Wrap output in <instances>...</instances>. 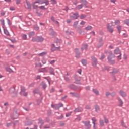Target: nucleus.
I'll use <instances>...</instances> for the list:
<instances>
[{
    "label": "nucleus",
    "instance_id": "2f4dec72",
    "mask_svg": "<svg viewBox=\"0 0 129 129\" xmlns=\"http://www.w3.org/2000/svg\"><path fill=\"white\" fill-rule=\"evenodd\" d=\"M22 38H23V40H27V35L22 34Z\"/></svg>",
    "mask_w": 129,
    "mask_h": 129
},
{
    "label": "nucleus",
    "instance_id": "a18cd8bd",
    "mask_svg": "<svg viewBox=\"0 0 129 129\" xmlns=\"http://www.w3.org/2000/svg\"><path fill=\"white\" fill-rule=\"evenodd\" d=\"M66 34H67V35H71V32L67 30L66 31Z\"/></svg>",
    "mask_w": 129,
    "mask_h": 129
},
{
    "label": "nucleus",
    "instance_id": "412c9836",
    "mask_svg": "<svg viewBox=\"0 0 129 129\" xmlns=\"http://www.w3.org/2000/svg\"><path fill=\"white\" fill-rule=\"evenodd\" d=\"M82 64H83V65H84V66H86V65H87V62H86V60L82 59Z\"/></svg>",
    "mask_w": 129,
    "mask_h": 129
},
{
    "label": "nucleus",
    "instance_id": "2eb2a0df",
    "mask_svg": "<svg viewBox=\"0 0 129 129\" xmlns=\"http://www.w3.org/2000/svg\"><path fill=\"white\" fill-rule=\"evenodd\" d=\"M83 8V4H80L76 7L75 10H80V9H82Z\"/></svg>",
    "mask_w": 129,
    "mask_h": 129
},
{
    "label": "nucleus",
    "instance_id": "b1692460",
    "mask_svg": "<svg viewBox=\"0 0 129 129\" xmlns=\"http://www.w3.org/2000/svg\"><path fill=\"white\" fill-rule=\"evenodd\" d=\"M6 70H7V71H8V72L10 73H12L13 72V70H12V69L10 68H5Z\"/></svg>",
    "mask_w": 129,
    "mask_h": 129
},
{
    "label": "nucleus",
    "instance_id": "cd10ccee",
    "mask_svg": "<svg viewBox=\"0 0 129 129\" xmlns=\"http://www.w3.org/2000/svg\"><path fill=\"white\" fill-rule=\"evenodd\" d=\"M41 62L43 64H46V63H47V60H46V59L43 58L42 59H41Z\"/></svg>",
    "mask_w": 129,
    "mask_h": 129
},
{
    "label": "nucleus",
    "instance_id": "473e14b6",
    "mask_svg": "<svg viewBox=\"0 0 129 129\" xmlns=\"http://www.w3.org/2000/svg\"><path fill=\"white\" fill-rule=\"evenodd\" d=\"M80 19H85L86 18V15H84L83 14H81V16H80Z\"/></svg>",
    "mask_w": 129,
    "mask_h": 129
},
{
    "label": "nucleus",
    "instance_id": "bf43d9fd",
    "mask_svg": "<svg viewBox=\"0 0 129 129\" xmlns=\"http://www.w3.org/2000/svg\"><path fill=\"white\" fill-rule=\"evenodd\" d=\"M109 95H110V93L107 92L106 93V96H109Z\"/></svg>",
    "mask_w": 129,
    "mask_h": 129
},
{
    "label": "nucleus",
    "instance_id": "0eeeda50",
    "mask_svg": "<svg viewBox=\"0 0 129 129\" xmlns=\"http://www.w3.org/2000/svg\"><path fill=\"white\" fill-rule=\"evenodd\" d=\"M92 123L94 125H93V128L94 129H97V126H96V119H95V118H92Z\"/></svg>",
    "mask_w": 129,
    "mask_h": 129
},
{
    "label": "nucleus",
    "instance_id": "37998d69",
    "mask_svg": "<svg viewBox=\"0 0 129 129\" xmlns=\"http://www.w3.org/2000/svg\"><path fill=\"white\" fill-rule=\"evenodd\" d=\"M39 121L42 124H44V121L41 118L39 119Z\"/></svg>",
    "mask_w": 129,
    "mask_h": 129
},
{
    "label": "nucleus",
    "instance_id": "c756f323",
    "mask_svg": "<svg viewBox=\"0 0 129 129\" xmlns=\"http://www.w3.org/2000/svg\"><path fill=\"white\" fill-rule=\"evenodd\" d=\"M117 29H118V31L119 33H120V31H121V26L118 25L117 26Z\"/></svg>",
    "mask_w": 129,
    "mask_h": 129
},
{
    "label": "nucleus",
    "instance_id": "13d9d810",
    "mask_svg": "<svg viewBox=\"0 0 129 129\" xmlns=\"http://www.w3.org/2000/svg\"><path fill=\"white\" fill-rule=\"evenodd\" d=\"M51 2H52L53 4H57V1H56V0H51Z\"/></svg>",
    "mask_w": 129,
    "mask_h": 129
},
{
    "label": "nucleus",
    "instance_id": "aec40b11",
    "mask_svg": "<svg viewBox=\"0 0 129 129\" xmlns=\"http://www.w3.org/2000/svg\"><path fill=\"white\" fill-rule=\"evenodd\" d=\"M4 31L5 35H7V36H10V33L8 30H7V29H5V28H4Z\"/></svg>",
    "mask_w": 129,
    "mask_h": 129
},
{
    "label": "nucleus",
    "instance_id": "09e8293b",
    "mask_svg": "<svg viewBox=\"0 0 129 129\" xmlns=\"http://www.w3.org/2000/svg\"><path fill=\"white\" fill-rule=\"evenodd\" d=\"M75 83H76L77 84H80V81L78 80H77L75 81Z\"/></svg>",
    "mask_w": 129,
    "mask_h": 129
},
{
    "label": "nucleus",
    "instance_id": "052dcab7",
    "mask_svg": "<svg viewBox=\"0 0 129 129\" xmlns=\"http://www.w3.org/2000/svg\"><path fill=\"white\" fill-rule=\"evenodd\" d=\"M75 52L77 53H79V49H78V48H76L75 49Z\"/></svg>",
    "mask_w": 129,
    "mask_h": 129
},
{
    "label": "nucleus",
    "instance_id": "49530a36",
    "mask_svg": "<svg viewBox=\"0 0 129 129\" xmlns=\"http://www.w3.org/2000/svg\"><path fill=\"white\" fill-rule=\"evenodd\" d=\"M55 62H56V61L55 60H53L50 62V64L51 65H53V64H54V63H55Z\"/></svg>",
    "mask_w": 129,
    "mask_h": 129
},
{
    "label": "nucleus",
    "instance_id": "7ed1b4c3",
    "mask_svg": "<svg viewBox=\"0 0 129 129\" xmlns=\"http://www.w3.org/2000/svg\"><path fill=\"white\" fill-rule=\"evenodd\" d=\"M63 106V104H52L51 107L53 108H55V109H59L60 107H62Z\"/></svg>",
    "mask_w": 129,
    "mask_h": 129
},
{
    "label": "nucleus",
    "instance_id": "a878e982",
    "mask_svg": "<svg viewBox=\"0 0 129 129\" xmlns=\"http://www.w3.org/2000/svg\"><path fill=\"white\" fill-rule=\"evenodd\" d=\"M47 54V52H42L41 53H39L38 54V56H45V55H46Z\"/></svg>",
    "mask_w": 129,
    "mask_h": 129
},
{
    "label": "nucleus",
    "instance_id": "6ab92c4d",
    "mask_svg": "<svg viewBox=\"0 0 129 129\" xmlns=\"http://www.w3.org/2000/svg\"><path fill=\"white\" fill-rule=\"evenodd\" d=\"M93 92L94 93H95V94H96V95H99V92H98V91H97V90H96V89H93Z\"/></svg>",
    "mask_w": 129,
    "mask_h": 129
},
{
    "label": "nucleus",
    "instance_id": "f8f14e48",
    "mask_svg": "<svg viewBox=\"0 0 129 129\" xmlns=\"http://www.w3.org/2000/svg\"><path fill=\"white\" fill-rule=\"evenodd\" d=\"M117 99L118 101L119 102V104L118 105L119 106H122V105L123 104V101H122V100H121V98L120 97H118Z\"/></svg>",
    "mask_w": 129,
    "mask_h": 129
},
{
    "label": "nucleus",
    "instance_id": "f3484780",
    "mask_svg": "<svg viewBox=\"0 0 129 129\" xmlns=\"http://www.w3.org/2000/svg\"><path fill=\"white\" fill-rule=\"evenodd\" d=\"M88 47V46L87 45V44L83 45V46L81 48V51H83L84 50H87Z\"/></svg>",
    "mask_w": 129,
    "mask_h": 129
},
{
    "label": "nucleus",
    "instance_id": "79ce46f5",
    "mask_svg": "<svg viewBox=\"0 0 129 129\" xmlns=\"http://www.w3.org/2000/svg\"><path fill=\"white\" fill-rule=\"evenodd\" d=\"M33 7L34 9H37V8H39V7H38V6L35 5V3H33Z\"/></svg>",
    "mask_w": 129,
    "mask_h": 129
},
{
    "label": "nucleus",
    "instance_id": "f704fd0d",
    "mask_svg": "<svg viewBox=\"0 0 129 129\" xmlns=\"http://www.w3.org/2000/svg\"><path fill=\"white\" fill-rule=\"evenodd\" d=\"M72 113V112H69L67 114H66V117H68L71 115V114Z\"/></svg>",
    "mask_w": 129,
    "mask_h": 129
},
{
    "label": "nucleus",
    "instance_id": "423d86ee",
    "mask_svg": "<svg viewBox=\"0 0 129 129\" xmlns=\"http://www.w3.org/2000/svg\"><path fill=\"white\" fill-rule=\"evenodd\" d=\"M119 93L122 97H125L127 95V94L124 91H123L122 90H120L119 92Z\"/></svg>",
    "mask_w": 129,
    "mask_h": 129
},
{
    "label": "nucleus",
    "instance_id": "dca6fc26",
    "mask_svg": "<svg viewBox=\"0 0 129 129\" xmlns=\"http://www.w3.org/2000/svg\"><path fill=\"white\" fill-rule=\"evenodd\" d=\"M41 85H42L43 89H46V88H47V85L44 82H42L41 83Z\"/></svg>",
    "mask_w": 129,
    "mask_h": 129
},
{
    "label": "nucleus",
    "instance_id": "7c9ffc66",
    "mask_svg": "<svg viewBox=\"0 0 129 129\" xmlns=\"http://www.w3.org/2000/svg\"><path fill=\"white\" fill-rule=\"evenodd\" d=\"M77 25H78V21H75V22L74 23L73 27H74V28H76V26H77Z\"/></svg>",
    "mask_w": 129,
    "mask_h": 129
},
{
    "label": "nucleus",
    "instance_id": "a19ab883",
    "mask_svg": "<svg viewBox=\"0 0 129 129\" xmlns=\"http://www.w3.org/2000/svg\"><path fill=\"white\" fill-rule=\"evenodd\" d=\"M1 22L2 26H5V20L4 19H2L1 20Z\"/></svg>",
    "mask_w": 129,
    "mask_h": 129
},
{
    "label": "nucleus",
    "instance_id": "9b49d317",
    "mask_svg": "<svg viewBox=\"0 0 129 129\" xmlns=\"http://www.w3.org/2000/svg\"><path fill=\"white\" fill-rule=\"evenodd\" d=\"M120 23V21L119 20H116V21H115V22H111V24L112 26H116V25H119Z\"/></svg>",
    "mask_w": 129,
    "mask_h": 129
},
{
    "label": "nucleus",
    "instance_id": "39448f33",
    "mask_svg": "<svg viewBox=\"0 0 129 129\" xmlns=\"http://www.w3.org/2000/svg\"><path fill=\"white\" fill-rule=\"evenodd\" d=\"M107 29L108 32H109V33H113V31H114L113 28H112V27L110 25L107 24Z\"/></svg>",
    "mask_w": 129,
    "mask_h": 129
},
{
    "label": "nucleus",
    "instance_id": "ddd939ff",
    "mask_svg": "<svg viewBox=\"0 0 129 129\" xmlns=\"http://www.w3.org/2000/svg\"><path fill=\"white\" fill-rule=\"evenodd\" d=\"M21 91L20 92V94L21 95H23V94L25 93V91H26V88H25V87H21Z\"/></svg>",
    "mask_w": 129,
    "mask_h": 129
},
{
    "label": "nucleus",
    "instance_id": "20e7f679",
    "mask_svg": "<svg viewBox=\"0 0 129 129\" xmlns=\"http://www.w3.org/2000/svg\"><path fill=\"white\" fill-rule=\"evenodd\" d=\"M57 45V43H55L52 44L51 50L54 52V51H56V50H60V47H57L56 46Z\"/></svg>",
    "mask_w": 129,
    "mask_h": 129
},
{
    "label": "nucleus",
    "instance_id": "4d7b16f0",
    "mask_svg": "<svg viewBox=\"0 0 129 129\" xmlns=\"http://www.w3.org/2000/svg\"><path fill=\"white\" fill-rule=\"evenodd\" d=\"M36 66V67H38V66H42V64H41V63H36L35 64Z\"/></svg>",
    "mask_w": 129,
    "mask_h": 129
},
{
    "label": "nucleus",
    "instance_id": "1a4fd4ad",
    "mask_svg": "<svg viewBox=\"0 0 129 129\" xmlns=\"http://www.w3.org/2000/svg\"><path fill=\"white\" fill-rule=\"evenodd\" d=\"M71 19H73L74 20H76V19H78V18H79V15L78 14V13L74 14L73 16H71Z\"/></svg>",
    "mask_w": 129,
    "mask_h": 129
},
{
    "label": "nucleus",
    "instance_id": "0e129e2a",
    "mask_svg": "<svg viewBox=\"0 0 129 129\" xmlns=\"http://www.w3.org/2000/svg\"><path fill=\"white\" fill-rule=\"evenodd\" d=\"M81 25H85V21H82V22H81Z\"/></svg>",
    "mask_w": 129,
    "mask_h": 129
},
{
    "label": "nucleus",
    "instance_id": "f03ea898",
    "mask_svg": "<svg viewBox=\"0 0 129 129\" xmlns=\"http://www.w3.org/2000/svg\"><path fill=\"white\" fill-rule=\"evenodd\" d=\"M114 55L112 53H110V55L108 57V60L109 61L110 64H114V60H112V58H114Z\"/></svg>",
    "mask_w": 129,
    "mask_h": 129
},
{
    "label": "nucleus",
    "instance_id": "393cba45",
    "mask_svg": "<svg viewBox=\"0 0 129 129\" xmlns=\"http://www.w3.org/2000/svg\"><path fill=\"white\" fill-rule=\"evenodd\" d=\"M9 92L11 94L14 93V92H15V89H14V88H10Z\"/></svg>",
    "mask_w": 129,
    "mask_h": 129
},
{
    "label": "nucleus",
    "instance_id": "bb28decb",
    "mask_svg": "<svg viewBox=\"0 0 129 129\" xmlns=\"http://www.w3.org/2000/svg\"><path fill=\"white\" fill-rule=\"evenodd\" d=\"M121 56H122V54L120 53V54H119V55L117 56V59L118 61H120V60H121Z\"/></svg>",
    "mask_w": 129,
    "mask_h": 129
},
{
    "label": "nucleus",
    "instance_id": "69168bd1",
    "mask_svg": "<svg viewBox=\"0 0 129 129\" xmlns=\"http://www.w3.org/2000/svg\"><path fill=\"white\" fill-rule=\"evenodd\" d=\"M51 19L53 21V22H55V18L54 17H51Z\"/></svg>",
    "mask_w": 129,
    "mask_h": 129
},
{
    "label": "nucleus",
    "instance_id": "ea45409f",
    "mask_svg": "<svg viewBox=\"0 0 129 129\" xmlns=\"http://www.w3.org/2000/svg\"><path fill=\"white\" fill-rule=\"evenodd\" d=\"M26 3L28 6V9L31 10V4H29L28 2H26Z\"/></svg>",
    "mask_w": 129,
    "mask_h": 129
},
{
    "label": "nucleus",
    "instance_id": "c03bdc74",
    "mask_svg": "<svg viewBox=\"0 0 129 129\" xmlns=\"http://www.w3.org/2000/svg\"><path fill=\"white\" fill-rule=\"evenodd\" d=\"M117 72H118V70L114 69L113 70L112 73H117Z\"/></svg>",
    "mask_w": 129,
    "mask_h": 129
},
{
    "label": "nucleus",
    "instance_id": "603ef678",
    "mask_svg": "<svg viewBox=\"0 0 129 129\" xmlns=\"http://www.w3.org/2000/svg\"><path fill=\"white\" fill-rule=\"evenodd\" d=\"M85 108H86V109H90V106H89V105H87V106L85 107Z\"/></svg>",
    "mask_w": 129,
    "mask_h": 129
},
{
    "label": "nucleus",
    "instance_id": "5701e85b",
    "mask_svg": "<svg viewBox=\"0 0 129 129\" xmlns=\"http://www.w3.org/2000/svg\"><path fill=\"white\" fill-rule=\"evenodd\" d=\"M29 36L30 37H33V36H34L35 35V32L34 31H32L31 32H30L29 34H28Z\"/></svg>",
    "mask_w": 129,
    "mask_h": 129
},
{
    "label": "nucleus",
    "instance_id": "e2e57ef3",
    "mask_svg": "<svg viewBox=\"0 0 129 129\" xmlns=\"http://www.w3.org/2000/svg\"><path fill=\"white\" fill-rule=\"evenodd\" d=\"M79 34H80V35H81V34H82V30L79 29Z\"/></svg>",
    "mask_w": 129,
    "mask_h": 129
},
{
    "label": "nucleus",
    "instance_id": "6e6552de",
    "mask_svg": "<svg viewBox=\"0 0 129 129\" xmlns=\"http://www.w3.org/2000/svg\"><path fill=\"white\" fill-rule=\"evenodd\" d=\"M83 123L85 125V126H89L91 127V125L90 124V121H83Z\"/></svg>",
    "mask_w": 129,
    "mask_h": 129
},
{
    "label": "nucleus",
    "instance_id": "58836bf2",
    "mask_svg": "<svg viewBox=\"0 0 129 129\" xmlns=\"http://www.w3.org/2000/svg\"><path fill=\"white\" fill-rule=\"evenodd\" d=\"M95 111H96V112L99 111V107L98 106H95Z\"/></svg>",
    "mask_w": 129,
    "mask_h": 129
},
{
    "label": "nucleus",
    "instance_id": "9d476101",
    "mask_svg": "<svg viewBox=\"0 0 129 129\" xmlns=\"http://www.w3.org/2000/svg\"><path fill=\"white\" fill-rule=\"evenodd\" d=\"M114 53L115 55H120V54H121L119 48H116V49H115L114 50Z\"/></svg>",
    "mask_w": 129,
    "mask_h": 129
},
{
    "label": "nucleus",
    "instance_id": "680f3d73",
    "mask_svg": "<svg viewBox=\"0 0 129 129\" xmlns=\"http://www.w3.org/2000/svg\"><path fill=\"white\" fill-rule=\"evenodd\" d=\"M104 58V55L102 54L100 60H103Z\"/></svg>",
    "mask_w": 129,
    "mask_h": 129
},
{
    "label": "nucleus",
    "instance_id": "4c0bfd02",
    "mask_svg": "<svg viewBox=\"0 0 129 129\" xmlns=\"http://www.w3.org/2000/svg\"><path fill=\"white\" fill-rule=\"evenodd\" d=\"M124 23L126 24V25H127V26H129V20L127 19L124 20Z\"/></svg>",
    "mask_w": 129,
    "mask_h": 129
},
{
    "label": "nucleus",
    "instance_id": "4be33fe9",
    "mask_svg": "<svg viewBox=\"0 0 129 129\" xmlns=\"http://www.w3.org/2000/svg\"><path fill=\"white\" fill-rule=\"evenodd\" d=\"M43 4H46V6H48L49 5V1L48 0H44V2H42L41 5H43Z\"/></svg>",
    "mask_w": 129,
    "mask_h": 129
},
{
    "label": "nucleus",
    "instance_id": "774afa93",
    "mask_svg": "<svg viewBox=\"0 0 129 129\" xmlns=\"http://www.w3.org/2000/svg\"><path fill=\"white\" fill-rule=\"evenodd\" d=\"M44 128H50V126H45L44 127Z\"/></svg>",
    "mask_w": 129,
    "mask_h": 129
},
{
    "label": "nucleus",
    "instance_id": "6e6d98bb",
    "mask_svg": "<svg viewBox=\"0 0 129 129\" xmlns=\"http://www.w3.org/2000/svg\"><path fill=\"white\" fill-rule=\"evenodd\" d=\"M92 66L95 67V66H96V61H93V63H92Z\"/></svg>",
    "mask_w": 129,
    "mask_h": 129
},
{
    "label": "nucleus",
    "instance_id": "4468645a",
    "mask_svg": "<svg viewBox=\"0 0 129 129\" xmlns=\"http://www.w3.org/2000/svg\"><path fill=\"white\" fill-rule=\"evenodd\" d=\"M74 111L75 112H82L83 111V109L81 108H78L75 109Z\"/></svg>",
    "mask_w": 129,
    "mask_h": 129
},
{
    "label": "nucleus",
    "instance_id": "a211bd4d",
    "mask_svg": "<svg viewBox=\"0 0 129 129\" xmlns=\"http://www.w3.org/2000/svg\"><path fill=\"white\" fill-rule=\"evenodd\" d=\"M92 29V26H88L85 28V30H86V31H89Z\"/></svg>",
    "mask_w": 129,
    "mask_h": 129
},
{
    "label": "nucleus",
    "instance_id": "e433bc0d",
    "mask_svg": "<svg viewBox=\"0 0 129 129\" xmlns=\"http://www.w3.org/2000/svg\"><path fill=\"white\" fill-rule=\"evenodd\" d=\"M100 125H101V126H103V125H104V122L102 120L100 121Z\"/></svg>",
    "mask_w": 129,
    "mask_h": 129
},
{
    "label": "nucleus",
    "instance_id": "c9c22d12",
    "mask_svg": "<svg viewBox=\"0 0 129 129\" xmlns=\"http://www.w3.org/2000/svg\"><path fill=\"white\" fill-rule=\"evenodd\" d=\"M39 9H41V10H46V7H45V6H41L38 7Z\"/></svg>",
    "mask_w": 129,
    "mask_h": 129
},
{
    "label": "nucleus",
    "instance_id": "864d4df0",
    "mask_svg": "<svg viewBox=\"0 0 129 129\" xmlns=\"http://www.w3.org/2000/svg\"><path fill=\"white\" fill-rule=\"evenodd\" d=\"M10 11H15V7H12L10 8Z\"/></svg>",
    "mask_w": 129,
    "mask_h": 129
},
{
    "label": "nucleus",
    "instance_id": "f257e3e1",
    "mask_svg": "<svg viewBox=\"0 0 129 129\" xmlns=\"http://www.w3.org/2000/svg\"><path fill=\"white\" fill-rule=\"evenodd\" d=\"M44 40V38L41 36H36L32 38L31 41L32 42H43Z\"/></svg>",
    "mask_w": 129,
    "mask_h": 129
},
{
    "label": "nucleus",
    "instance_id": "338daca9",
    "mask_svg": "<svg viewBox=\"0 0 129 129\" xmlns=\"http://www.w3.org/2000/svg\"><path fill=\"white\" fill-rule=\"evenodd\" d=\"M105 123H107L108 122V120L107 119H105Z\"/></svg>",
    "mask_w": 129,
    "mask_h": 129
},
{
    "label": "nucleus",
    "instance_id": "c85d7f7f",
    "mask_svg": "<svg viewBox=\"0 0 129 129\" xmlns=\"http://www.w3.org/2000/svg\"><path fill=\"white\" fill-rule=\"evenodd\" d=\"M34 4H40L41 5V4H42V0H37L35 2H34Z\"/></svg>",
    "mask_w": 129,
    "mask_h": 129
},
{
    "label": "nucleus",
    "instance_id": "3c124183",
    "mask_svg": "<svg viewBox=\"0 0 129 129\" xmlns=\"http://www.w3.org/2000/svg\"><path fill=\"white\" fill-rule=\"evenodd\" d=\"M92 60L93 62H96V61H97V59H96V58H95V57H92Z\"/></svg>",
    "mask_w": 129,
    "mask_h": 129
},
{
    "label": "nucleus",
    "instance_id": "72a5a7b5",
    "mask_svg": "<svg viewBox=\"0 0 129 129\" xmlns=\"http://www.w3.org/2000/svg\"><path fill=\"white\" fill-rule=\"evenodd\" d=\"M50 70L51 74H53L54 75L55 74V73H54V69L50 68Z\"/></svg>",
    "mask_w": 129,
    "mask_h": 129
},
{
    "label": "nucleus",
    "instance_id": "de8ad7c7",
    "mask_svg": "<svg viewBox=\"0 0 129 129\" xmlns=\"http://www.w3.org/2000/svg\"><path fill=\"white\" fill-rule=\"evenodd\" d=\"M23 95V96H28V92L23 93V95Z\"/></svg>",
    "mask_w": 129,
    "mask_h": 129
},
{
    "label": "nucleus",
    "instance_id": "5fc2aeb1",
    "mask_svg": "<svg viewBox=\"0 0 129 129\" xmlns=\"http://www.w3.org/2000/svg\"><path fill=\"white\" fill-rule=\"evenodd\" d=\"M33 92H34V94H36V93H38V90L36 89L33 91Z\"/></svg>",
    "mask_w": 129,
    "mask_h": 129
},
{
    "label": "nucleus",
    "instance_id": "8fccbe9b",
    "mask_svg": "<svg viewBox=\"0 0 129 129\" xmlns=\"http://www.w3.org/2000/svg\"><path fill=\"white\" fill-rule=\"evenodd\" d=\"M123 59L124 60H126V59H127V55L126 54H124Z\"/></svg>",
    "mask_w": 129,
    "mask_h": 129
}]
</instances>
